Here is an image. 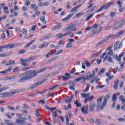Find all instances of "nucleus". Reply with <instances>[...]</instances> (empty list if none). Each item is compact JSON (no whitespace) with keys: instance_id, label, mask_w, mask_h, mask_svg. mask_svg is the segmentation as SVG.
<instances>
[{"instance_id":"f257e3e1","label":"nucleus","mask_w":125,"mask_h":125,"mask_svg":"<svg viewBox=\"0 0 125 125\" xmlns=\"http://www.w3.org/2000/svg\"><path fill=\"white\" fill-rule=\"evenodd\" d=\"M47 70V67L41 68L37 71L31 70L27 71L23 73H21L18 76L20 79H18V83H24L26 81H29L37 77L38 74H41V73H43Z\"/></svg>"},{"instance_id":"f03ea898","label":"nucleus","mask_w":125,"mask_h":125,"mask_svg":"<svg viewBox=\"0 0 125 125\" xmlns=\"http://www.w3.org/2000/svg\"><path fill=\"white\" fill-rule=\"evenodd\" d=\"M94 77H95V74L94 73V71H93L92 74H91L90 72L89 71L85 76L81 77V78L83 81H85V82L86 81H89L90 80L93 79Z\"/></svg>"},{"instance_id":"7ed1b4c3","label":"nucleus","mask_w":125,"mask_h":125,"mask_svg":"<svg viewBox=\"0 0 125 125\" xmlns=\"http://www.w3.org/2000/svg\"><path fill=\"white\" fill-rule=\"evenodd\" d=\"M110 38L111 40H114V39H115V38H117V37H116V35H112L111 36H107L102 40L101 42H98L96 46L98 47L102 45V44H104V43H105V42H107V41H108Z\"/></svg>"},{"instance_id":"20e7f679","label":"nucleus","mask_w":125,"mask_h":125,"mask_svg":"<svg viewBox=\"0 0 125 125\" xmlns=\"http://www.w3.org/2000/svg\"><path fill=\"white\" fill-rule=\"evenodd\" d=\"M14 47H16V44L15 43H9L5 45L0 46V52L1 51V49L3 48H14Z\"/></svg>"},{"instance_id":"39448f33","label":"nucleus","mask_w":125,"mask_h":125,"mask_svg":"<svg viewBox=\"0 0 125 125\" xmlns=\"http://www.w3.org/2000/svg\"><path fill=\"white\" fill-rule=\"evenodd\" d=\"M124 55H125V52H122L119 56H118V55L116 54L115 56H113V58L115 59L116 61H118V62H120L119 64L122 63V62H121V60L122 59V57H124Z\"/></svg>"},{"instance_id":"423d86ee","label":"nucleus","mask_w":125,"mask_h":125,"mask_svg":"<svg viewBox=\"0 0 125 125\" xmlns=\"http://www.w3.org/2000/svg\"><path fill=\"white\" fill-rule=\"evenodd\" d=\"M114 2H108L106 4L103 6L102 7H101V8L99 10H98L96 13H97L98 12H100V11H102V10H103L104 9H107V8H108V7H109V6H111V5L112 4H113Z\"/></svg>"},{"instance_id":"0eeeda50","label":"nucleus","mask_w":125,"mask_h":125,"mask_svg":"<svg viewBox=\"0 0 125 125\" xmlns=\"http://www.w3.org/2000/svg\"><path fill=\"white\" fill-rule=\"evenodd\" d=\"M109 98H110V96H109V95L105 96L103 104L100 107V108L101 110H103V109H104V107H105V106H106V105L107 104V101L108 99H109Z\"/></svg>"},{"instance_id":"6e6552de","label":"nucleus","mask_w":125,"mask_h":125,"mask_svg":"<svg viewBox=\"0 0 125 125\" xmlns=\"http://www.w3.org/2000/svg\"><path fill=\"white\" fill-rule=\"evenodd\" d=\"M20 61L21 62V65H22L23 67H28L29 66V63H28V59H21Z\"/></svg>"},{"instance_id":"1a4fd4ad","label":"nucleus","mask_w":125,"mask_h":125,"mask_svg":"<svg viewBox=\"0 0 125 125\" xmlns=\"http://www.w3.org/2000/svg\"><path fill=\"white\" fill-rule=\"evenodd\" d=\"M95 124L97 125H105V122L102 119H97L95 121Z\"/></svg>"},{"instance_id":"9d476101","label":"nucleus","mask_w":125,"mask_h":125,"mask_svg":"<svg viewBox=\"0 0 125 125\" xmlns=\"http://www.w3.org/2000/svg\"><path fill=\"white\" fill-rule=\"evenodd\" d=\"M103 99V97H101L97 99V101L98 102V105H96V111H99L100 110L99 105H100V104H101Z\"/></svg>"},{"instance_id":"9b49d317","label":"nucleus","mask_w":125,"mask_h":125,"mask_svg":"<svg viewBox=\"0 0 125 125\" xmlns=\"http://www.w3.org/2000/svg\"><path fill=\"white\" fill-rule=\"evenodd\" d=\"M52 117L54 122L55 123V124H56V123H57V120H56V117H58V114H57V111H54L52 114Z\"/></svg>"},{"instance_id":"f8f14e48","label":"nucleus","mask_w":125,"mask_h":125,"mask_svg":"<svg viewBox=\"0 0 125 125\" xmlns=\"http://www.w3.org/2000/svg\"><path fill=\"white\" fill-rule=\"evenodd\" d=\"M95 103L92 102L90 104V107L89 108V110L90 112H94V108H95Z\"/></svg>"},{"instance_id":"ddd939ff","label":"nucleus","mask_w":125,"mask_h":125,"mask_svg":"<svg viewBox=\"0 0 125 125\" xmlns=\"http://www.w3.org/2000/svg\"><path fill=\"white\" fill-rule=\"evenodd\" d=\"M65 30H68L69 31H72L73 32L74 31L77 30V28H76L75 25L72 24L70 26H68V27L66 28Z\"/></svg>"},{"instance_id":"4468645a","label":"nucleus","mask_w":125,"mask_h":125,"mask_svg":"<svg viewBox=\"0 0 125 125\" xmlns=\"http://www.w3.org/2000/svg\"><path fill=\"white\" fill-rule=\"evenodd\" d=\"M99 81H100V79L97 78V77H95L94 78H93L90 81V83H94V82H95L96 83H98V82H99Z\"/></svg>"},{"instance_id":"2eb2a0df","label":"nucleus","mask_w":125,"mask_h":125,"mask_svg":"<svg viewBox=\"0 0 125 125\" xmlns=\"http://www.w3.org/2000/svg\"><path fill=\"white\" fill-rule=\"evenodd\" d=\"M88 108V105H87L86 106H83L82 108V112L83 113V114H87Z\"/></svg>"},{"instance_id":"dca6fc26","label":"nucleus","mask_w":125,"mask_h":125,"mask_svg":"<svg viewBox=\"0 0 125 125\" xmlns=\"http://www.w3.org/2000/svg\"><path fill=\"white\" fill-rule=\"evenodd\" d=\"M81 6H82V5H79L76 6L74 8H72L70 11V13L72 12H74V13H76V12H77V11H78V8H80V7H81Z\"/></svg>"},{"instance_id":"f3484780","label":"nucleus","mask_w":125,"mask_h":125,"mask_svg":"<svg viewBox=\"0 0 125 125\" xmlns=\"http://www.w3.org/2000/svg\"><path fill=\"white\" fill-rule=\"evenodd\" d=\"M74 96H75L74 95H72L69 98H67L65 100L66 103H70V102H72V99H73L74 98Z\"/></svg>"},{"instance_id":"a211bd4d","label":"nucleus","mask_w":125,"mask_h":125,"mask_svg":"<svg viewBox=\"0 0 125 125\" xmlns=\"http://www.w3.org/2000/svg\"><path fill=\"white\" fill-rule=\"evenodd\" d=\"M73 15L74 13L69 14L66 17L62 19V21H67V20H69V19H70V18H71V17Z\"/></svg>"},{"instance_id":"6ab92c4d","label":"nucleus","mask_w":125,"mask_h":125,"mask_svg":"<svg viewBox=\"0 0 125 125\" xmlns=\"http://www.w3.org/2000/svg\"><path fill=\"white\" fill-rule=\"evenodd\" d=\"M13 53V52L12 51H10L9 52H6L4 53V57H6V56H10Z\"/></svg>"},{"instance_id":"aec40b11","label":"nucleus","mask_w":125,"mask_h":125,"mask_svg":"<svg viewBox=\"0 0 125 125\" xmlns=\"http://www.w3.org/2000/svg\"><path fill=\"white\" fill-rule=\"evenodd\" d=\"M106 70V68H102L100 71L98 72V75L99 76H100L101 75H103L104 73H105V71Z\"/></svg>"},{"instance_id":"412c9836","label":"nucleus","mask_w":125,"mask_h":125,"mask_svg":"<svg viewBox=\"0 0 125 125\" xmlns=\"http://www.w3.org/2000/svg\"><path fill=\"white\" fill-rule=\"evenodd\" d=\"M119 83H120V80H117L116 82H115L114 85L113 86V88H114V89H115L116 90L118 89Z\"/></svg>"},{"instance_id":"4be33fe9","label":"nucleus","mask_w":125,"mask_h":125,"mask_svg":"<svg viewBox=\"0 0 125 125\" xmlns=\"http://www.w3.org/2000/svg\"><path fill=\"white\" fill-rule=\"evenodd\" d=\"M37 86H39V84H38V83H35L32 85L30 86L29 88L30 89H34V88H36V87H37Z\"/></svg>"},{"instance_id":"5701e85b","label":"nucleus","mask_w":125,"mask_h":125,"mask_svg":"<svg viewBox=\"0 0 125 125\" xmlns=\"http://www.w3.org/2000/svg\"><path fill=\"white\" fill-rule=\"evenodd\" d=\"M91 86V84H90L89 83H87L86 84V89H85L84 90H83V92H87V91H88V90H89V87Z\"/></svg>"},{"instance_id":"b1692460","label":"nucleus","mask_w":125,"mask_h":125,"mask_svg":"<svg viewBox=\"0 0 125 125\" xmlns=\"http://www.w3.org/2000/svg\"><path fill=\"white\" fill-rule=\"evenodd\" d=\"M62 25H57L56 26H54L52 28V31H55V30H59V29H61Z\"/></svg>"},{"instance_id":"393cba45","label":"nucleus","mask_w":125,"mask_h":125,"mask_svg":"<svg viewBox=\"0 0 125 125\" xmlns=\"http://www.w3.org/2000/svg\"><path fill=\"white\" fill-rule=\"evenodd\" d=\"M15 63V61L10 60L9 61L7 64H6V66H10V65H13V64Z\"/></svg>"},{"instance_id":"a878e982","label":"nucleus","mask_w":125,"mask_h":125,"mask_svg":"<svg viewBox=\"0 0 125 125\" xmlns=\"http://www.w3.org/2000/svg\"><path fill=\"white\" fill-rule=\"evenodd\" d=\"M40 20L42 21L43 24H46V21H45V17L44 16H42Z\"/></svg>"},{"instance_id":"bb28decb","label":"nucleus","mask_w":125,"mask_h":125,"mask_svg":"<svg viewBox=\"0 0 125 125\" xmlns=\"http://www.w3.org/2000/svg\"><path fill=\"white\" fill-rule=\"evenodd\" d=\"M4 123L6 125H12V121L9 120H4Z\"/></svg>"},{"instance_id":"cd10ccee","label":"nucleus","mask_w":125,"mask_h":125,"mask_svg":"<svg viewBox=\"0 0 125 125\" xmlns=\"http://www.w3.org/2000/svg\"><path fill=\"white\" fill-rule=\"evenodd\" d=\"M119 43H120L119 41H117L114 43V50H117V49H118V45H119Z\"/></svg>"},{"instance_id":"c85d7f7f","label":"nucleus","mask_w":125,"mask_h":125,"mask_svg":"<svg viewBox=\"0 0 125 125\" xmlns=\"http://www.w3.org/2000/svg\"><path fill=\"white\" fill-rule=\"evenodd\" d=\"M124 33H125V31H119L118 33H117L116 34H115V36L117 37V38L120 37V36H122V35H123V34H124Z\"/></svg>"},{"instance_id":"c756f323","label":"nucleus","mask_w":125,"mask_h":125,"mask_svg":"<svg viewBox=\"0 0 125 125\" xmlns=\"http://www.w3.org/2000/svg\"><path fill=\"white\" fill-rule=\"evenodd\" d=\"M0 97L4 98V97H6L7 95H9V93L5 92L3 93L0 94Z\"/></svg>"},{"instance_id":"7c9ffc66","label":"nucleus","mask_w":125,"mask_h":125,"mask_svg":"<svg viewBox=\"0 0 125 125\" xmlns=\"http://www.w3.org/2000/svg\"><path fill=\"white\" fill-rule=\"evenodd\" d=\"M48 45V43L45 42L42 43V45L39 46V48H42V47H45V46H47Z\"/></svg>"},{"instance_id":"2f4dec72","label":"nucleus","mask_w":125,"mask_h":125,"mask_svg":"<svg viewBox=\"0 0 125 125\" xmlns=\"http://www.w3.org/2000/svg\"><path fill=\"white\" fill-rule=\"evenodd\" d=\"M111 100L113 102H116L117 101V95L116 94L113 95Z\"/></svg>"},{"instance_id":"473e14b6","label":"nucleus","mask_w":125,"mask_h":125,"mask_svg":"<svg viewBox=\"0 0 125 125\" xmlns=\"http://www.w3.org/2000/svg\"><path fill=\"white\" fill-rule=\"evenodd\" d=\"M124 96L121 95L120 97H119V100H121L122 101V104L124 105V103H125V99L124 98Z\"/></svg>"},{"instance_id":"72a5a7b5","label":"nucleus","mask_w":125,"mask_h":125,"mask_svg":"<svg viewBox=\"0 0 125 125\" xmlns=\"http://www.w3.org/2000/svg\"><path fill=\"white\" fill-rule=\"evenodd\" d=\"M66 36H71L70 38L74 37V33L71 31L66 33Z\"/></svg>"},{"instance_id":"f704fd0d","label":"nucleus","mask_w":125,"mask_h":125,"mask_svg":"<svg viewBox=\"0 0 125 125\" xmlns=\"http://www.w3.org/2000/svg\"><path fill=\"white\" fill-rule=\"evenodd\" d=\"M35 41L36 40H33L31 41V42L28 43L27 44H26L25 46V48H27L28 47H29V46H30V45H32V44H33V42H35Z\"/></svg>"},{"instance_id":"c9c22d12","label":"nucleus","mask_w":125,"mask_h":125,"mask_svg":"<svg viewBox=\"0 0 125 125\" xmlns=\"http://www.w3.org/2000/svg\"><path fill=\"white\" fill-rule=\"evenodd\" d=\"M16 123L19 124L20 125H23L24 124V121H23V120H17Z\"/></svg>"},{"instance_id":"e433bc0d","label":"nucleus","mask_w":125,"mask_h":125,"mask_svg":"<svg viewBox=\"0 0 125 125\" xmlns=\"http://www.w3.org/2000/svg\"><path fill=\"white\" fill-rule=\"evenodd\" d=\"M74 104L76 105V107H82V104L78 103V100H76L74 102Z\"/></svg>"},{"instance_id":"4c0bfd02","label":"nucleus","mask_w":125,"mask_h":125,"mask_svg":"<svg viewBox=\"0 0 125 125\" xmlns=\"http://www.w3.org/2000/svg\"><path fill=\"white\" fill-rule=\"evenodd\" d=\"M93 15H94V13H92L90 14L89 16H88L85 19V21H88L92 17H93Z\"/></svg>"},{"instance_id":"58836bf2","label":"nucleus","mask_w":125,"mask_h":125,"mask_svg":"<svg viewBox=\"0 0 125 125\" xmlns=\"http://www.w3.org/2000/svg\"><path fill=\"white\" fill-rule=\"evenodd\" d=\"M4 11L6 14H8L9 13V11H8V7H3Z\"/></svg>"},{"instance_id":"ea45409f","label":"nucleus","mask_w":125,"mask_h":125,"mask_svg":"<svg viewBox=\"0 0 125 125\" xmlns=\"http://www.w3.org/2000/svg\"><path fill=\"white\" fill-rule=\"evenodd\" d=\"M125 21L122 22L120 25H119L118 27H117V29H121V28H122L123 27V25H125Z\"/></svg>"},{"instance_id":"a19ab883","label":"nucleus","mask_w":125,"mask_h":125,"mask_svg":"<svg viewBox=\"0 0 125 125\" xmlns=\"http://www.w3.org/2000/svg\"><path fill=\"white\" fill-rule=\"evenodd\" d=\"M110 17L111 18H114L115 17V16H116V15H117V14H116V13L115 12H111L110 13Z\"/></svg>"},{"instance_id":"79ce46f5","label":"nucleus","mask_w":125,"mask_h":125,"mask_svg":"<svg viewBox=\"0 0 125 125\" xmlns=\"http://www.w3.org/2000/svg\"><path fill=\"white\" fill-rule=\"evenodd\" d=\"M46 81V79H44L43 80L37 82V83L38 84V85H41V84L45 83Z\"/></svg>"},{"instance_id":"37998d69","label":"nucleus","mask_w":125,"mask_h":125,"mask_svg":"<svg viewBox=\"0 0 125 125\" xmlns=\"http://www.w3.org/2000/svg\"><path fill=\"white\" fill-rule=\"evenodd\" d=\"M46 81V79H44L43 80L37 82V83L38 84V85H41V84L45 83Z\"/></svg>"},{"instance_id":"c03bdc74","label":"nucleus","mask_w":125,"mask_h":125,"mask_svg":"<svg viewBox=\"0 0 125 125\" xmlns=\"http://www.w3.org/2000/svg\"><path fill=\"white\" fill-rule=\"evenodd\" d=\"M72 46H73V43L71 42L68 43L66 45L67 48H70V47H72Z\"/></svg>"},{"instance_id":"a18cd8bd","label":"nucleus","mask_w":125,"mask_h":125,"mask_svg":"<svg viewBox=\"0 0 125 125\" xmlns=\"http://www.w3.org/2000/svg\"><path fill=\"white\" fill-rule=\"evenodd\" d=\"M17 78V76L13 75L8 77V80H14V79H16Z\"/></svg>"},{"instance_id":"49530a36","label":"nucleus","mask_w":125,"mask_h":125,"mask_svg":"<svg viewBox=\"0 0 125 125\" xmlns=\"http://www.w3.org/2000/svg\"><path fill=\"white\" fill-rule=\"evenodd\" d=\"M107 60L109 62H110V63H113L114 62V60H113L110 56L107 57Z\"/></svg>"},{"instance_id":"de8ad7c7","label":"nucleus","mask_w":125,"mask_h":125,"mask_svg":"<svg viewBox=\"0 0 125 125\" xmlns=\"http://www.w3.org/2000/svg\"><path fill=\"white\" fill-rule=\"evenodd\" d=\"M41 115L40 114V111L38 110H36V118H40Z\"/></svg>"},{"instance_id":"09e8293b","label":"nucleus","mask_w":125,"mask_h":125,"mask_svg":"<svg viewBox=\"0 0 125 125\" xmlns=\"http://www.w3.org/2000/svg\"><path fill=\"white\" fill-rule=\"evenodd\" d=\"M124 19H120L119 20H118L117 21H116L114 25L115 26H116V25H118V24H120V23H121V22H123V21H124Z\"/></svg>"},{"instance_id":"8fccbe9b","label":"nucleus","mask_w":125,"mask_h":125,"mask_svg":"<svg viewBox=\"0 0 125 125\" xmlns=\"http://www.w3.org/2000/svg\"><path fill=\"white\" fill-rule=\"evenodd\" d=\"M26 53V50L25 49H22L21 51H18L19 54H22L23 53Z\"/></svg>"},{"instance_id":"3c124183","label":"nucleus","mask_w":125,"mask_h":125,"mask_svg":"<svg viewBox=\"0 0 125 125\" xmlns=\"http://www.w3.org/2000/svg\"><path fill=\"white\" fill-rule=\"evenodd\" d=\"M53 94H54V92H52L51 93H48L46 96L48 98V97H50V96H51V95H53Z\"/></svg>"},{"instance_id":"603ef678","label":"nucleus","mask_w":125,"mask_h":125,"mask_svg":"<svg viewBox=\"0 0 125 125\" xmlns=\"http://www.w3.org/2000/svg\"><path fill=\"white\" fill-rule=\"evenodd\" d=\"M108 55H110V56L113 55V50H112V49H109L108 50Z\"/></svg>"},{"instance_id":"864d4df0","label":"nucleus","mask_w":125,"mask_h":125,"mask_svg":"<svg viewBox=\"0 0 125 125\" xmlns=\"http://www.w3.org/2000/svg\"><path fill=\"white\" fill-rule=\"evenodd\" d=\"M30 3H31V2L30 1V0H27L25 1V5L26 6H29V5H30Z\"/></svg>"},{"instance_id":"5fc2aeb1","label":"nucleus","mask_w":125,"mask_h":125,"mask_svg":"<svg viewBox=\"0 0 125 125\" xmlns=\"http://www.w3.org/2000/svg\"><path fill=\"white\" fill-rule=\"evenodd\" d=\"M19 71V67H16L13 69V72L14 73H17Z\"/></svg>"},{"instance_id":"6e6d98bb","label":"nucleus","mask_w":125,"mask_h":125,"mask_svg":"<svg viewBox=\"0 0 125 125\" xmlns=\"http://www.w3.org/2000/svg\"><path fill=\"white\" fill-rule=\"evenodd\" d=\"M69 79H70V78L67 77L66 76H63L62 77V81H67V80H69Z\"/></svg>"},{"instance_id":"4d7b16f0","label":"nucleus","mask_w":125,"mask_h":125,"mask_svg":"<svg viewBox=\"0 0 125 125\" xmlns=\"http://www.w3.org/2000/svg\"><path fill=\"white\" fill-rule=\"evenodd\" d=\"M87 98L88 101H91V100H92V99H93V98H94V96H91V97H88Z\"/></svg>"},{"instance_id":"13d9d810","label":"nucleus","mask_w":125,"mask_h":125,"mask_svg":"<svg viewBox=\"0 0 125 125\" xmlns=\"http://www.w3.org/2000/svg\"><path fill=\"white\" fill-rule=\"evenodd\" d=\"M82 77H79L78 78H76L75 79V82H80L81 81H82Z\"/></svg>"},{"instance_id":"bf43d9fd","label":"nucleus","mask_w":125,"mask_h":125,"mask_svg":"<svg viewBox=\"0 0 125 125\" xmlns=\"http://www.w3.org/2000/svg\"><path fill=\"white\" fill-rule=\"evenodd\" d=\"M8 109H9V110H13V111H15V108L13 107L12 106H7Z\"/></svg>"},{"instance_id":"052dcab7","label":"nucleus","mask_w":125,"mask_h":125,"mask_svg":"<svg viewBox=\"0 0 125 125\" xmlns=\"http://www.w3.org/2000/svg\"><path fill=\"white\" fill-rule=\"evenodd\" d=\"M118 121H119V122H123V123H125V119L124 118H118Z\"/></svg>"},{"instance_id":"680f3d73","label":"nucleus","mask_w":125,"mask_h":125,"mask_svg":"<svg viewBox=\"0 0 125 125\" xmlns=\"http://www.w3.org/2000/svg\"><path fill=\"white\" fill-rule=\"evenodd\" d=\"M23 109H28L29 108V105L27 104H24L23 106Z\"/></svg>"},{"instance_id":"e2e57ef3","label":"nucleus","mask_w":125,"mask_h":125,"mask_svg":"<svg viewBox=\"0 0 125 125\" xmlns=\"http://www.w3.org/2000/svg\"><path fill=\"white\" fill-rule=\"evenodd\" d=\"M33 59H35V57H28L27 59L28 62H29V61H31V60H33Z\"/></svg>"},{"instance_id":"0e129e2a","label":"nucleus","mask_w":125,"mask_h":125,"mask_svg":"<svg viewBox=\"0 0 125 125\" xmlns=\"http://www.w3.org/2000/svg\"><path fill=\"white\" fill-rule=\"evenodd\" d=\"M62 52H63V50H59L57 53L55 54L56 55H58L60 54V53H62Z\"/></svg>"},{"instance_id":"69168bd1","label":"nucleus","mask_w":125,"mask_h":125,"mask_svg":"<svg viewBox=\"0 0 125 125\" xmlns=\"http://www.w3.org/2000/svg\"><path fill=\"white\" fill-rule=\"evenodd\" d=\"M57 37L58 39H62V34L61 33V34H57Z\"/></svg>"},{"instance_id":"338daca9","label":"nucleus","mask_w":125,"mask_h":125,"mask_svg":"<svg viewBox=\"0 0 125 125\" xmlns=\"http://www.w3.org/2000/svg\"><path fill=\"white\" fill-rule=\"evenodd\" d=\"M11 70H12V66H10L8 67V68L6 70L7 72V73H8V72H11Z\"/></svg>"},{"instance_id":"774afa93","label":"nucleus","mask_w":125,"mask_h":125,"mask_svg":"<svg viewBox=\"0 0 125 125\" xmlns=\"http://www.w3.org/2000/svg\"><path fill=\"white\" fill-rule=\"evenodd\" d=\"M81 96H82V97H87V95H86V94L85 93H81Z\"/></svg>"}]
</instances>
